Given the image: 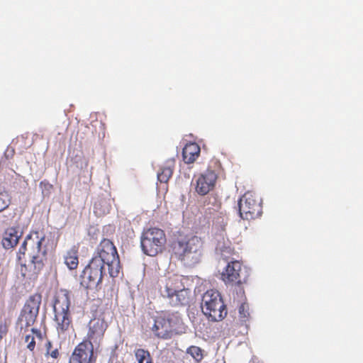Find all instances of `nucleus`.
<instances>
[{
  "instance_id": "27",
  "label": "nucleus",
  "mask_w": 363,
  "mask_h": 363,
  "mask_svg": "<svg viewBox=\"0 0 363 363\" xmlns=\"http://www.w3.org/2000/svg\"><path fill=\"white\" fill-rule=\"evenodd\" d=\"M31 332L33 334H35L37 335V337H38L39 338H41V333L38 330H37L35 328H32Z\"/></svg>"
},
{
  "instance_id": "5",
  "label": "nucleus",
  "mask_w": 363,
  "mask_h": 363,
  "mask_svg": "<svg viewBox=\"0 0 363 363\" xmlns=\"http://www.w3.org/2000/svg\"><path fill=\"white\" fill-rule=\"evenodd\" d=\"M165 243L166 237L164 231L157 228L145 230L140 239L142 250L149 256H155L162 252Z\"/></svg>"
},
{
  "instance_id": "6",
  "label": "nucleus",
  "mask_w": 363,
  "mask_h": 363,
  "mask_svg": "<svg viewBox=\"0 0 363 363\" xmlns=\"http://www.w3.org/2000/svg\"><path fill=\"white\" fill-rule=\"evenodd\" d=\"M69 306L70 300L67 291L57 296L54 304V312L59 334L67 330L71 324Z\"/></svg>"
},
{
  "instance_id": "7",
  "label": "nucleus",
  "mask_w": 363,
  "mask_h": 363,
  "mask_svg": "<svg viewBox=\"0 0 363 363\" xmlns=\"http://www.w3.org/2000/svg\"><path fill=\"white\" fill-rule=\"evenodd\" d=\"M169 279L164 287L160 289L161 295L166 298L173 306H186L189 301V291L186 289H180L176 284L179 281Z\"/></svg>"
},
{
  "instance_id": "3",
  "label": "nucleus",
  "mask_w": 363,
  "mask_h": 363,
  "mask_svg": "<svg viewBox=\"0 0 363 363\" xmlns=\"http://www.w3.org/2000/svg\"><path fill=\"white\" fill-rule=\"evenodd\" d=\"M172 250L176 257L186 267L199 264L203 255V242L197 236L179 239L174 242Z\"/></svg>"
},
{
  "instance_id": "26",
  "label": "nucleus",
  "mask_w": 363,
  "mask_h": 363,
  "mask_svg": "<svg viewBox=\"0 0 363 363\" xmlns=\"http://www.w3.org/2000/svg\"><path fill=\"white\" fill-rule=\"evenodd\" d=\"M6 333H7L6 326L5 325L1 324L0 325V340L6 334Z\"/></svg>"
},
{
  "instance_id": "2",
  "label": "nucleus",
  "mask_w": 363,
  "mask_h": 363,
  "mask_svg": "<svg viewBox=\"0 0 363 363\" xmlns=\"http://www.w3.org/2000/svg\"><path fill=\"white\" fill-rule=\"evenodd\" d=\"M45 235L33 232L28 235L18 252L22 277L33 278L43 269L46 260L47 247L43 246Z\"/></svg>"
},
{
  "instance_id": "23",
  "label": "nucleus",
  "mask_w": 363,
  "mask_h": 363,
  "mask_svg": "<svg viewBox=\"0 0 363 363\" xmlns=\"http://www.w3.org/2000/svg\"><path fill=\"white\" fill-rule=\"evenodd\" d=\"M45 348H46V355H50L52 358H57L58 356V350L57 348L52 350V351H50V349L52 348V344L50 341H47L45 343Z\"/></svg>"
},
{
  "instance_id": "1",
  "label": "nucleus",
  "mask_w": 363,
  "mask_h": 363,
  "mask_svg": "<svg viewBox=\"0 0 363 363\" xmlns=\"http://www.w3.org/2000/svg\"><path fill=\"white\" fill-rule=\"evenodd\" d=\"M105 265L108 267L111 277L119 273V258L116 248L108 239H104L97 247L96 253L81 274L82 286L96 289L101 284L105 274Z\"/></svg>"
},
{
  "instance_id": "29",
  "label": "nucleus",
  "mask_w": 363,
  "mask_h": 363,
  "mask_svg": "<svg viewBox=\"0 0 363 363\" xmlns=\"http://www.w3.org/2000/svg\"><path fill=\"white\" fill-rule=\"evenodd\" d=\"M107 211H108V208L106 207V208H105L102 211L101 213H106V212H107Z\"/></svg>"
},
{
  "instance_id": "4",
  "label": "nucleus",
  "mask_w": 363,
  "mask_h": 363,
  "mask_svg": "<svg viewBox=\"0 0 363 363\" xmlns=\"http://www.w3.org/2000/svg\"><path fill=\"white\" fill-rule=\"evenodd\" d=\"M201 308L203 315L211 321H220L227 315L220 294L215 290H209L203 294Z\"/></svg>"
},
{
  "instance_id": "24",
  "label": "nucleus",
  "mask_w": 363,
  "mask_h": 363,
  "mask_svg": "<svg viewBox=\"0 0 363 363\" xmlns=\"http://www.w3.org/2000/svg\"><path fill=\"white\" fill-rule=\"evenodd\" d=\"M25 342L28 343L27 348L33 351L35 346V338L33 335H26L25 337Z\"/></svg>"
},
{
  "instance_id": "28",
  "label": "nucleus",
  "mask_w": 363,
  "mask_h": 363,
  "mask_svg": "<svg viewBox=\"0 0 363 363\" xmlns=\"http://www.w3.org/2000/svg\"><path fill=\"white\" fill-rule=\"evenodd\" d=\"M250 363H257V358L253 357V358L250 360Z\"/></svg>"
},
{
  "instance_id": "20",
  "label": "nucleus",
  "mask_w": 363,
  "mask_h": 363,
  "mask_svg": "<svg viewBox=\"0 0 363 363\" xmlns=\"http://www.w3.org/2000/svg\"><path fill=\"white\" fill-rule=\"evenodd\" d=\"M11 203V196L4 189H0V211L9 207Z\"/></svg>"
},
{
  "instance_id": "9",
  "label": "nucleus",
  "mask_w": 363,
  "mask_h": 363,
  "mask_svg": "<svg viewBox=\"0 0 363 363\" xmlns=\"http://www.w3.org/2000/svg\"><path fill=\"white\" fill-rule=\"evenodd\" d=\"M240 216L242 219H255L262 214V206L250 192L245 193L238 201Z\"/></svg>"
},
{
  "instance_id": "15",
  "label": "nucleus",
  "mask_w": 363,
  "mask_h": 363,
  "mask_svg": "<svg viewBox=\"0 0 363 363\" xmlns=\"http://www.w3.org/2000/svg\"><path fill=\"white\" fill-rule=\"evenodd\" d=\"M241 270V264L238 261H232L228 262L225 269L220 274L222 280L225 284L238 283L240 284V272Z\"/></svg>"
},
{
  "instance_id": "11",
  "label": "nucleus",
  "mask_w": 363,
  "mask_h": 363,
  "mask_svg": "<svg viewBox=\"0 0 363 363\" xmlns=\"http://www.w3.org/2000/svg\"><path fill=\"white\" fill-rule=\"evenodd\" d=\"M89 331L87 337L89 341L93 346H98L102 340L104 333L108 327L107 323L104 320V318L101 315L94 318L89 323Z\"/></svg>"
},
{
  "instance_id": "12",
  "label": "nucleus",
  "mask_w": 363,
  "mask_h": 363,
  "mask_svg": "<svg viewBox=\"0 0 363 363\" xmlns=\"http://www.w3.org/2000/svg\"><path fill=\"white\" fill-rule=\"evenodd\" d=\"M94 347L86 342L79 344L69 358V363H92L94 361Z\"/></svg>"
},
{
  "instance_id": "17",
  "label": "nucleus",
  "mask_w": 363,
  "mask_h": 363,
  "mask_svg": "<svg viewBox=\"0 0 363 363\" xmlns=\"http://www.w3.org/2000/svg\"><path fill=\"white\" fill-rule=\"evenodd\" d=\"M200 152L199 146L193 143L187 144L182 152L183 159L185 163L190 164L195 161Z\"/></svg>"
},
{
  "instance_id": "18",
  "label": "nucleus",
  "mask_w": 363,
  "mask_h": 363,
  "mask_svg": "<svg viewBox=\"0 0 363 363\" xmlns=\"http://www.w3.org/2000/svg\"><path fill=\"white\" fill-rule=\"evenodd\" d=\"M65 263L70 269H75L78 265L77 252L74 250L69 251L65 257Z\"/></svg>"
},
{
  "instance_id": "14",
  "label": "nucleus",
  "mask_w": 363,
  "mask_h": 363,
  "mask_svg": "<svg viewBox=\"0 0 363 363\" xmlns=\"http://www.w3.org/2000/svg\"><path fill=\"white\" fill-rule=\"evenodd\" d=\"M173 325L169 318L158 317L154 320L152 331L159 338L169 339L171 337Z\"/></svg>"
},
{
  "instance_id": "13",
  "label": "nucleus",
  "mask_w": 363,
  "mask_h": 363,
  "mask_svg": "<svg viewBox=\"0 0 363 363\" xmlns=\"http://www.w3.org/2000/svg\"><path fill=\"white\" fill-rule=\"evenodd\" d=\"M216 179V174L213 170H207L196 179V191L201 196L207 194L213 189Z\"/></svg>"
},
{
  "instance_id": "30",
  "label": "nucleus",
  "mask_w": 363,
  "mask_h": 363,
  "mask_svg": "<svg viewBox=\"0 0 363 363\" xmlns=\"http://www.w3.org/2000/svg\"><path fill=\"white\" fill-rule=\"evenodd\" d=\"M94 208H95L96 210H97V209H98V204H97V203H94Z\"/></svg>"
},
{
  "instance_id": "22",
  "label": "nucleus",
  "mask_w": 363,
  "mask_h": 363,
  "mask_svg": "<svg viewBox=\"0 0 363 363\" xmlns=\"http://www.w3.org/2000/svg\"><path fill=\"white\" fill-rule=\"evenodd\" d=\"M187 353L189 354L197 362L201 361L203 358L201 350L196 346L189 347L187 349Z\"/></svg>"
},
{
  "instance_id": "19",
  "label": "nucleus",
  "mask_w": 363,
  "mask_h": 363,
  "mask_svg": "<svg viewBox=\"0 0 363 363\" xmlns=\"http://www.w3.org/2000/svg\"><path fill=\"white\" fill-rule=\"evenodd\" d=\"M135 356L138 363H152L150 354L147 350L138 349L135 351Z\"/></svg>"
},
{
  "instance_id": "25",
  "label": "nucleus",
  "mask_w": 363,
  "mask_h": 363,
  "mask_svg": "<svg viewBox=\"0 0 363 363\" xmlns=\"http://www.w3.org/2000/svg\"><path fill=\"white\" fill-rule=\"evenodd\" d=\"M239 313L242 318H247L249 315V313L247 312V306L245 304L240 305L239 307Z\"/></svg>"
},
{
  "instance_id": "10",
  "label": "nucleus",
  "mask_w": 363,
  "mask_h": 363,
  "mask_svg": "<svg viewBox=\"0 0 363 363\" xmlns=\"http://www.w3.org/2000/svg\"><path fill=\"white\" fill-rule=\"evenodd\" d=\"M226 219L224 217H218L214 222V225L220 228V233L216 236V252L220 254L224 259L231 254L230 242L225 238L224 230Z\"/></svg>"
},
{
  "instance_id": "21",
  "label": "nucleus",
  "mask_w": 363,
  "mask_h": 363,
  "mask_svg": "<svg viewBox=\"0 0 363 363\" xmlns=\"http://www.w3.org/2000/svg\"><path fill=\"white\" fill-rule=\"evenodd\" d=\"M172 174V169L170 167L162 169L160 172L157 173V179L160 182H167Z\"/></svg>"
},
{
  "instance_id": "8",
  "label": "nucleus",
  "mask_w": 363,
  "mask_h": 363,
  "mask_svg": "<svg viewBox=\"0 0 363 363\" xmlns=\"http://www.w3.org/2000/svg\"><path fill=\"white\" fill-rule=\"evenodd\" d=\"M40 303L41 296L39 294L33 295L27 300L18 318V324L21 330L34 324L39 313Z\"/></svg>"
},
{
  "instance_id": "16",
  "label": "nucleus",
  "mask_w": 363,
  "mask_h": 363,
  "mask_svg": "<svg viewBox=\"0 0 363 363\" xmlns=\"http://www.w3.org/2000/svg\"><path fill=\"white\" fill-rule=\"evenodd\" d=\"M22 233L14 228H8L3 236L1 244L5 249L13 247L21 237Z\"/></svg>"
}]
</instances>
